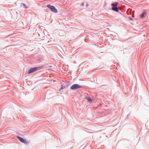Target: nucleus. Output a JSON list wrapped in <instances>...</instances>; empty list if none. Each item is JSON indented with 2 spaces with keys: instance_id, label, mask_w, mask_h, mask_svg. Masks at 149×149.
Masks as SVG:
<instances>
[{
  "instance_id": "9d476101",
  "label": "nucleus",
  "mask_w": 149,
  "mask_h": 149,
  "mask_svg": "<svg viewBox=\"0 0 149 149\" xmlns=\"http://www.w3.org/2000/svg\"><path fill=\"white\" fill-rule=\"evenodd\" d=\"M63 87H61L60 89H59V91H61V90H63Z\"/></svg>"
},
{
  "instance_id": "f257e3e1",
  "label": "nucleus",
  "mask_w": 149,
  "mask_h": 149,
  "mask_svg": "<svg viewBox=\"0 0 149 149\" xmlns=\"http://www.w3.org/2000/svg\"><path fill=\"white\" fill-rule=\"evenodd\" d=\"M43 68V67L42 66L31 68L26 72V74H30V73L34 72L36 71L42 69Z\"/></svg>"
},
{
  "instance_id": "f8f14e48",
  "label": "nucleus",
  "mask_w": 149,
  "mask_h": 149,
  "mask_svg": "<svg viewBox=\"0 0 149 149\" xmlns=\"http://www.w3.org/2000/svg\"><path fill=\"white\" fill-rule=\"evenodd\" d=\"M88 6V4H87L86 5V6L87 7Z\"/></svg>"
},
{
  "instance_id": "20e7f679",
  "label": "nucleus",
  "mask_w": 149,
  "mask_h": 149,
  "mask_svg": "<svg viewBox=\"0 0 149 149\" xmlns=\"http://www.w3.org/2000/svg\"><path fill=\"white\" fill-rule=\"evenodd\" d=\"M17 138L19 139V141L21 142H22L26 144H28V142L26 140L24 139L23 138L19 136H17Z\"/></svg>"
},
{
  "instance_id": "0eeeda50",
  "label": "nucleus",
  "mask_w": 149,
  "mask_h": 149,
  "mask_svg": "<svg viewBox=\"0 0 149 149\" xmlns=\"http://www.w3.org/2000/svg\"><path fill=\"white\" fill-rule=\"evenodd\" d=\"M118 2H116L115 3H112L111 4V5L112 6H117V5H118Z\"/></svg>"
},
{
  "instance_id": "423d86ee",
  "label": "nucleus",
  "mask_w": 149,
  "mask_h": 149,
  "mask_svg": "<svg viewBox=\"0 0 149 149\" xmlns=\"http://www.w3.org/2000/svg\"><path fill=\"white\" fill-rule=\"evenodd\" d=\"M86 99L88 100V102H92L93 100V99L90 97H86Z\"/></svg>"
},
{
  "instance_id": "39448f33",
  "label": "nucleus",
  "mask_w": 149,
  "mask_h": 149,
  "mask_svg": "<svg viewBox=\"0 0 149 149\" xmlns=\"http://www.w3.org/2000/svg\"><path fill=\"white\" fill-rule=\"evenodd\" d=\"M112 9L115 11L118 12V10L117 8V6H112Z\"/></svg>"
},
{
  "instance_id": "f03ea898",
  "label": "nucleus",
  "mask_w": 149,
  "mask_h": 149,
  "mask_svg": "<svg viewBox=\"0 0 149 149\" xmlns=\"http://www.w3.org/2000/svg\"><path fill=\"white\" fill-rule=\"evenodd\" d=\"M81 86L77 84H74L70 87L71 90H75L81 87Z\"/></svg>"
},
{
  "instance_id": "6e6552de",
  "label": "nucleus",
  "mask_w": 149,
  "mask_h": 149,
  "mask_svg": "<svg viewBox=\"0 0 149 149\" xmlns=\"http://www.w3.org/2000/svg\"><path fill=\"white\" fill-rule=\"evenodd\" d=\"M146 13L145 12H143V13L141 15L140 17L141 18H143L144 17L145 14Z\"/></svg>"
},
{
  "instance_id": "7ed1b4c3",
  "label": "nucleus",
  "mask_w": 149,
  "mask_h": 149,
  "mask_svg": "<svg viewBox=\"0 0 149 149\" xmlns=\"http://www.w3.org/2000/svg\"><path fill=\"white\" fill-rule=\"evenodd\" d=\"M47 7L49 8L52 11L55 13L57 12V10L54 6H50V5H47Z\"/></svg>"
},
{
  "instance_id": "9b49d317",
  "label": "nucleus",
  "mask_w": 149,
  "mask_h": 149,
  "mask_svg": "<svg viewBox=\"0 0 149 149\" xmlns=\"http://www.w3.org/2000/svg\"><path fill=\"white\" fill-rule=\"evenodd\" d=\"M81 6H84V2H82L81 4Z\"/></svg>"
},
{
  "instance_id": "1a4fd4ad",
  "label": "nucleus",
  "mask_w": 149,
  "mask_h": 149,
  "mask_svg": "<svg viewBox=\"0 0 149 149\" xmlns=\"http://www.w3.org/2000/svg\"><path fill=\"white\" fill-rule=\"evenodd\" d=\"M22 6H23L24 7L25 9H27L28 8V7L26 6V5L24 3H22Z\"/></svg>"
}]
</instances>
